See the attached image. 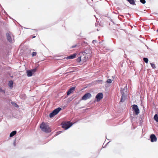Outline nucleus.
<instances>
[{
    "label": "nucleus",
    "instance_id": "obj_6",
    "mask_svg": "<svg viewBox=\"0 0 158 158\" xmlns=\"http://www.w3.org/2000/svg\"><path fill=\"white\" fill-rule=\"evenodd\" d=\"M103 97V95L102 93H98L96 95L95 98L96 99L97 102H99L101 99H102Z\"/></svg>",
    "mask_w": 158,
    "mask_h": 158
},
{
    "label": "nucleus",
    "instance_id": "obj_24",
    "mask_svg": "<svg viewBox=\"0 0 158 158\" xmlns=\"http://www.w3.org/2000/svg\"><path fill=\"white\" fill-rule=\"evenodd\" d=\"M36 54V52H33L32 53V56H35Z\"/></svg>",
    "mask_w": 158,
    "mask_h": 158
},
{
    "label": "nucleus",
    "instance_id": "obj_22",
    "mask_svg": "<svg viewBox=\"0 0 158 158\" xmlns=\"http://www.w3.org/2000/svg\"><path fill=\"white\" fill-rule=\"evenodd\" d=\"M31 71L33 73H34L35 72V71H36V69H32L31 70Z\"/></svg>",
    "mask_w": 158,
    "mask_h": 158
},
{
    "label": "nucleus",
    "instance_id": "obj_10",
    "mask_svg": "<svg viewBox=\"0 0 158 158\" xmlns=\"http://www.w3.org/2000/svg\"><path fill=\"white\" fill-rule=\"evenodd\" d=\"M150 139L152 142H155L157 141V138L154 134H152L151 135Z\"/></svg>",
    "mask_w": 158,
    "mask_h": 158
},
{
    "label": "nucleus",
    "instance_id": "obj_14",
    "mask_svg": "<svg viewBox=\"0 0 158 158\" xmlns=\"http://www.w3.org/2000/svg\"><path fill=\"white\" fill-rule=\"evenodd\" d=\"M13 82L12 81H9L8 85L10 87V89H12L13 88Z\"/></svg>",
    "mask_w": 158,
    "mask_h": 158
},
{
    "label": "nucleus",
    "instance_id": "obj_4",
    "mask_svg": "<svg viewBox=\"0 0 158 158\" xmlns=\"http://www.w3.org/2000/svg\"><path fill=\"white\" fill-rule=\"evenodd\" d=\"M61 110V108L60 107H58L55 109L50 114V118H52L55 115L57 114Z\"/></svg>",
    "mask_w": 158,
    "mask_h": 158
},
{
    "label": "nucleus",
    "instance_id": "obj_7",
    "mask_svg": "<svg viewBox=\"0 0 158 158\" xmlns=\"http://www.w3.org/2000/svg\"><path fill=\"white\" fill-rule=\"evenodd\" d=\"M6 36L7 39L9 42H11L12 41L13 39V36L11 33H7Z\"/></svg>",
    "mask_w": 158,
    "mask_h": 158
},
{
    "label": "nucleus",
    "instance_id": "obj_31",
    "mask_svg": "<svg viewBox=\"0 0 158 158\" xmlns=\"http://www.w3.org/2000/svg\"><path fill=\"white\" fill-rule=\"evenodd\" d=\"M67 59H69V56H68V57H67Z\"/></svg>",
    "mask_w": 158,
    "mask_h": 158
},
{
    "label": "nucleus",
    "instance_id": "obj_11",
    "mask_svg": "<svg viewBox=\"0 0 158 158\" xmlns=\"http://www.w3.org/2000/svg\"><path fill=\"white\" fill-rule=\"evenodd\" d=\"M26 73H27V76L28 77L31 76L33 74L31 70H27Z\"/></svg>",
    "mask_w": 158,
    "mask_h": 158
},
{
    "label": "nucleus",
    "instance_id": "obj_13",
    "mask_svg": "<svg viewBox=\"0 0 158 158\" xmlns=\"http://www.w3.org/2000/svg\"><path fill=\"white\" fill-rule=\"evenodd\" d=\"M16 131H12L10 135V137H11L14 136L16 134Z\"/></svg>",
    "mask_w": 158,
    "mask_h": 158
},
{
    "label": "nucleus",
    "instance_id": "obj_8",
    "mask_svg": "<svg viewBox=\"0 0 158 158\" xmlns=\"http://www.w3.org/2000/svg\"><path fill=\"white\" fill-rule=\"evenodd\" d=\"M91 94L88 93L85 94L82 97V99L83 100H86L90 98L91 97Z\"/></svg>",
    "mask_w": 158,
    "mask_h": 158
},
{
    "label": "nucleus",
    "instance_id": "obj_25",
    "mask_svg": "<svg viewBox=\"0 0 158 158\" xmlns=\"http://www.w3.org/2000/svg\"><path fill=\"white\" fill-rule=\"evenodd\" d=\"M97 41L96 40H93L92 41V43L93 44H94L95 43H97Z\"/></svg>",
    "mask_w": 158,
    "mask_h": 158
},
{
    "label": "nucleus",
    "instance_id": "obj_26",
    "mask_svg": "<svg viewBox=\"0 0 158 158\" xmlns=\"http://www.w3.org/2000/svg\"><path fill=\"white\" fill-rule=\"evenodd\" d=\"M76 45H75L74 46H72L70 48H75V47H76Z\"/></svg>",
    "mask_w": 158,
    "mask_h": 158
},
{
    "label": "nucleus",
    "instance_id": "obj_12",
    "mask_svg": "<svg viewBox=\"0 0 158 158\" xmlns=\"http://www.w3.org/2000/svg\"><path fill=\"white\" fill-rule=\"evenodd\" d=\"M77 55V53H74L70 55V59H73L75 58Z\"/></svg>",
    "mask_w": 158,
    "mask_h": 158
},
{
    "label": "nucleus",
    "instance_id": "obj_20",
    "mask_svg": "<svg viewBox=\"0 0 158 158\" xmlns=\"http://www.w3.org/2000/svg\"><path fill=\"white\" fill-rule=\"evenodd\" d=\"M150 64L151 65L152 67L153 68L155 69L156 68V66H155V64H152V63H151Z\"/></svg>",
    "mask_w": 158,
    "mask_h": 158
},
{
    "label": "nucleus",
    "instance_id": "obj_5",
    "mask_svg": "<svg viewBox=\"0 0 158 158\" xmlns=\"http://www.w3.org/2000/svg\"><path fill=\"white\" fill-rule=\"evenodd\" d=\"M132 108L133 112L135 115H138L139 113V110L137 105H133L132 106Z\"/></svg>",
    "mask_w": 158,
    "mask_h": 158
},
{
    "label": "nucleus",
    "instance_id": "obj_16",
    "mask_svg": "<svg viewBox=\"0 0 158 158\" xmlns=\"http://www.w3.org/2000/svg\"><path fill=\"white\" fill-rule=\"evenodd\" d=\"M75 89V87H73L70 89V94L73 93L74 90Z\"/></svg>",
    "mask_w": 158,
    "mask_h": 158
},
{
    "label": "nucleus",
    "instance_id": "obj_30",
    "mask_svg": "<svg viewBox=\"0 0 158 158\" xmlns=\"http://www.w3.org/2000/svg\"><path fill=\"white\" fill-rule=\"evenodd\" d=\"M15 106L16 107H18V105L16 104H15Z\"/></svg>",
    "mask_w": 158,
    "mask_h": 158
},
{
    "label": "nucleus",
    "instance_id": "obj_9",
    "mask_svg": "<svg viewBox=\"0 0 158 158\" xmlns=\"http://www.w3.org/2000/svg\"><path fill=\"white\" fill-rule=\"evenodd\" d=\"M62 127L65 130L68 129L69 128V122H64L62 123Z\"/></svg>",
    "mask_w": 158,
    "mask_h": 158
},
{
    "label": "nucleus",
    "instance_id": "obj_15",
    "mask_svg": "<svg viewBox=\"0 0 158 158\" xmlns=\"http://www.w3.org/2000/svg\"><path fill=\"white\" fill-rule=\"evenodd\" d=\"M154 118L155 121L158 122V116L157 114L154 115Z\"/></svg>",
    "mask_w": 158,
    "mask_h": 158
},
{
    "label": "nucleus",
    "instance_id": "obj_3",
    "mask_svg": "<svg viewBox=\"0 0 158 158\" xmlns=\"http://www.w3.org/2000/svg\"><path fill=\"white\" fill-rule=\"evenodd\" d=\"M127 86H125L124 88L122 89L121 88V93L122 94V96L121 99V102H123L125 98V94L127 92Z\"/></svg>",
    "mask_w": 158,
    "mask_h": 158
},
{
    "label": "nucleus",
    "instance_id": "obj_27",
    "mask_svg": "<svg viewBox=\"0 0 158 158\" xmlns=\"http://www.w3.org/2000/svg\"><path fill=\"white\" fill-rule=\"evenodd\" d=\"M98 83H102V81L101 80H99L98 81Z\"/></svg>",
    "mask_w": 158,
    "mask_h": 158
},
{
    "label": "nucleus",
    "instance_id": "obj_32",
    "mask_svg": "<svg viewBox=\"0 0 158 158\" xmlns=\"http://www.w3.org/2000/svg\"><path fill=\"white\" fill-rule=\"evenodd\" d=\"M35 36H33V37H32V38H35Z\"/></svg>",
    "mask_w": 158,
    "mask_h": 158
},
{
    "label": "nucleus",
    "instance_id": "obj_18",
    "mask_svg": "<svg viewBox=\"0 0 158 158\" xmlns=\"http://www.w3.org/2000/svg\"><path fill=\"white\" fill-rule=\"evenodd\" d=\"M143 60L144 61V62L147 63L148 62V59L147 58H143Z\"/></svg>",
    "mask_w": 158,
    "mask_h": 158
},
{
    "label": "nucleus",
    "instance_id": "obj_2",
    "mask_svg": "<svg viewBox=\"0 0 158 158\" xmlns=\"http://www.w3.org/2000/svg\"><path fill=\"white\" fill-rule=\"evenodd\" d=\"M40 128L41 130L46 133L50 132L51 130L47 124L43 123L40 125Z\"/></svg>",
    "mask_w": 158,
    "mask_h": 158
},
{
    "label": "nucleus",
    "instance_id": "obj_23",
    "mask_svg": "<svg viewBox=\"0 0 158 158\" xmlns=\"http://www.w3.org/2000/svg\"><path fill=\"white\" fill-rule=\"evenodd\" d=\"M140 1L143 4H145L146 2L145 0H140Z\"/></svg>",
    "mask_w": 158,
    "mask_h": 158
},
{
    "label": "nucleus",
    "instance_id": "obj_17",
    "mask_svg": "<svg viewBox=\"0 0 158 158\" xmlns=\"http://www.w3.org/2000/svg\"><path fill=\"white\" fill-rule=\"evenodd\" d=\"M127 1L131 4L134 5L135 4L134 0H127Z\"/></svg>",
    "mask_w": 158,
    "mask_h": 158
},
{
    "label": "nucleus",
    "instance_id": "obj_21",
    "mask_svg": "<svg viewBox=\"0 0 158 158\" xmlns=\"http://www.w3.org/2000/svg\"><path fill=\"white\" fill-rule=\"evenodd\" d=\"M0 92H2L4 94H5V90L3 89H1V88H0Z\"/></svg>",
    "mask_w": 158,
    "mask_h": 158
},
{
    "label": "nucleus",
    "instance_id": "obj_29",
    "mask_svg": "<svg viewBox=\"0 0 158 158\" xmlns=\"http://www.w3.org/2000/svg\"><path fill=\"white\" fill-rule=\"evenodd\" d=\"M72 125H73V124H72L71 123H70V125H69L70 127H71Z\"/></svg>",
    "mask_w": 158,
    "mask_h": 158
},
{
    "label": "nucleus",
    "instance_id": "obj_28",
    "mask_svg": "<svg viewBox=\"0 0 158 158\" xmlns=\"http://www.w3.org/2000/svg\"><path fill=\"white\" fill-rule=\"evenodd\" d=\"M67 95H69V89L67 92Z\"/></svg>",
    "mask_w": 158,
    "mask_h": 158
},
{
    "label": "nucleus",
    "instance_id": "obj_1",
    "mask_svg": "<svg viewBox=\"0 0 158 158\" xmlns=\"http://www.w3.org/2000/svg\"><path fill=\"white\" fill-rule=\"evenodd\" d=\"M89 56V54L84 52L80 53L79 56L77 59V61L79 63H83L87 60Z\"/></svg>",
    "mask_w": 158,
    "mask_h": 158
},
{
    "label": "nucleus",
    "instance_id": "obj_19",
    "mask_svg": "<svg viewBox=\"0 0 158 158\" xmlns=\"http://www.w3.org/2000/svg\"><path fill=\"white\" fill-rule=\"evenodd\" d=\"M106 82L108 83H111L112 82V80L111 79H109L107 80Z\"/></svg>",
    "mask_w": 158,
    "mask_h": 158
}]
</instances>
